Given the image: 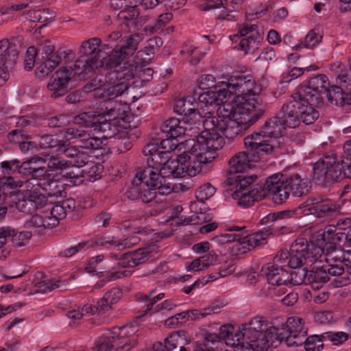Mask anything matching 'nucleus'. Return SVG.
<instances>
[{"instance_id":"f257e3e1","label":"nucleus","mask_w":351,"mask_h":351,"mask_svg":"<svg viewBox=\"0 0 351 351\" xmlns=\"http://www.w3.org/2000/svg\"><path fill=\"white\" fill-rule=\"evenodd\" d=\"M141 41L136 34L121 41L108 55L106 69V82L108 101L122 95L130 87V81L135 77L137 66L128 59L134 54Z\"/></svg>"},{"instance_id":"f03ea898","label":"nucleus","mask_w":351,"mask_h":351,"mask_svg":"<svg viewBox=\"0 0 351 351\" xmlns=\"http://www.w3.org/2000/svg\"><path fill=\"white\" fill-rule=\"evenodd\" d=\"M230 99L228 97L223 103L218 105L217 116H214L212 112L205 114L202 121L204 130L197 136L200 142L206 143L210 148L216 151L223 147V136L233 140L241 136L243 132L252 125L249 119L244 122L238 121L237 108H235L237 105L227 102Z\"/></svg>"},{"instance_id":"7ed1b4c3","label":"nucleus","mask_w":351,"mask_h":351,"mask_svg":"<svg viewBox=\"0 0 351 351\" xmlns=\"http://www.w3.org/2000/svg\"><path fill=\"white\" fill-rule=\"evenodd\" d=\"M228 97L234 96L233 101L238 107L239 112L245 111L250 115L249 121L254 124L265 112L266 105L259 97L262 90L260 84L250 76L231 77L226 83Z\"/></svg>"},{"instance_id":"20e7f679","label":"nucleus","mask_w":351,"mask_h":351,"mask_svg":"<svg viewBox=\"0 0 351 351\" xmlns=\"http://www.w3.org/2000/svg\"><path fill=\"white\" fill-rule=\"evenodd\" d=\"M191 146L188 152L189 155H179L176 159L171 160L167 164L164 175L173 176L174 178H183L186 176H195L202 171L203 165H207L216 158V150L208 147L206 143L190 139L186 141Z\"/></svg>"},{"instance_id":"39448f33","label":"nucleus","mask_w":351,"mask_h":351,"mask_svg":"<svg viewBox=\"0 0 351 351\" xmlns=\"http://www.w3.org/2000/svg\"><path fill=\"white\" fill-rule=\"evenodd\" d=\"M66 134L69 137V140L75 139L81 144L80 146H70L69 143L65 141L64 147L60 152L70 158L68 161L72 167L80 168L86 165L90 156L86 150L99 149L102 144L101 138L92 136L83 126L69 128Z\"/></svg>"},{"instance_id":"423d86ee","label":"nucleus","mask_w":351,"mask_h":351,"mask_svg":"<svg viewBox=\"0 0 351 351\" xmlns=\"http://www.w3.org/2000/svg\"><path fill=\"white\" fill-rule=\"evenodd\" d=\"M243 332L239 337H246V344L252 351H268L269 348H276L282 341H286L287 335L278 333L274 327H269L264 331L263 324L258 317L249 322L248 328Z\"/></svg>"},{"instance_id":"0eeeda50","label":"nucleus","mask_w":351,"mask_h":351,"mask_svg":"<svg viewBox=\"0 0 351 351\" xmlns=\"http://www.w3.org/2000/svg\"><path fill=\"white\" fill-rule=\"evenodd\" d=\"M247 152H241L233 156L229 161L228 176L224 184L226 186L237 185L240 188L249 186L258 178L255 175L246 176L247 169L254 166L265 154L256 153L255 150L247 149Z\"/></svg>"},{"instance_id":"6e6552de","label":"nucleus","mask_w":351,"mask_h":351,"mask_svg":"<svg viewBox=\"0 0 351 351\" xmlns=\"http://www.w3.org/2000/svg\"><path fill=\"white\" fill-rule=\"evenodd\" d=\"M77 126L87 128H93L94 131L99 133L102 138H114L121 139L124 137L126 132L123 126L117 124V121H110L103 115L96 114L94 112H86L75 117Z\"/></svg>"},{"instance_id":"1a4fd4ad","label":"nucleus","mask_w":351,"mask_h":351,"mask_svg":"<svg viewBox=\"0 0 351 351\" xmlns=\"http://www.w3.org/2000/svg\"><path fill=\"white\" fill-rule=\"evenodd\" d=\"M282 130H285L284 127L274 116L265 121L259 132L246 136L244 145L247 149L255 150L256 153L270 154L274 150V146L269 143L267 138L280 136Z\"/></svg>"},{"instance_id":"9d476101","label":"nucleus","mask_w":351,"mask_h":351,"mask_svg":"<svg viewBox=\"0 0 351 351\" xmlns=\"http://www.w3.org/2000/svg\"><path fill=\"white\" fill-rule=\"evenodd\" d=\"M313 181L317 185L328 187L340 180V171L336 155L325 154L313 166Z\"/></svg>"},{"instance_id":"9b49d317","label":"nucleus","mask_w":351,"mask_h":351,"mask_svg":"<svg viewBox=\"0 0 351 351\" xmlns=\"http://www.w3.org/2000/svg\"><path fill=\"white\" fill-rule=\"evenodd\" d=\"M317 97V95H315ZM295 98L298 103V117L299 125L301 122L306 125L313 124L319 116L318 111L315 108L323 106L324 103L320 102V98L318 97L315 99L311 97L308 94L304 93V95L295 93Z\"/></svg>"},{"instance_id":"f8f14e48","label":"nucleus","mask_w":351,"mask_h":351,"mask_svg":"<svg viewBox=\"0 0 351 351\" xmlns=\"http://www.w3.org/2000/svg\"><path fill=\"white\" fill-rule=\"evenodd\" d=\"M300 208L304 215H312L317 218L332 217L339 212V206L331 199L322 197H313L302 204Z\"/></svg>"},{"instance_id":"ddd939ff","label":"nucleus","mask_w":351,"mask_h":351,"mask_svg":"<svg viewBox=\"0 0 351 351\" xmlns=\"http://www.w3.org/2000/svg\"><path fill=\"white\" fill-rule=\"evenodd\" d=\"M271 233L270 230H268L266 232H256L245 236L243 233H227L225 234L228 243H235L233 247L237 248L241 254H243L247 251H250L251 249L266 243L267 237Z\"/></svg>"},{"instance_id":"4468645a","label":"nucleus","mask_w":351,"mask_h":351,"mask_svg":"<svg viewBox=\"0 0 351 351\" xmlns=\"http://www.w3.org/2000/svg\"><path fill=\"white\" fill-rule=\"evenodd\" d=\"M199 129L194 122H185L184 119L180 121L176 118H169L165 121L160 128L161 134L165 137H173L178 138L183 135L195 136L199 135Z\"/></svg>"},{"instance_id":"2eb2a0df","label":"nucleus","mask_w":351,"mask_h":351,"mask_svg":"<svg viewBox=\"0 0 351 351\" xmlns=\"http://www.w3.org/2000/svg\"><path fill=\"white\" fill-rule=\"evenodd\" d=\"M100 45L101 40L95 37L84 41L79 49L80 56L86 58L88 62H90V67L106 69L108 58L103 56L104 53L99 49Z\"/></svg>"},{"instance_id":"dca6fc26","label":"nucleus","mask_w":351,"mask_h":351,"mask_svg":"<svg viewBox=\"0 0 351 351\" xmlns=\"http://www.w3.org/2000/svg\"><path fill=\"white\" fill-rule=\"evenodd\" d=\"M138 176L141 180L144 186L152 190H158L162 195L169 194L171 192V188L167 183L166 176L160 170L153 169L150 167H141L138 170Z\"/></svg>"},{"instance_id":"f3484780","label":"nucleus","mask_w":351,"mask_h":351,"mask_svg":"<svg viewBox=\"0 0 351 351\" xmlns=\"http://www.w3.org/2000/svg\"><path fill=\"white\" fill-rule=\"evenodd\" d=\"M308 191V184L304 182L298 173L284 178L282 191L274 197V202L281 204L289 197L290 193L294 197H301Z\"/></svg>"},{"instance_id":"a211bd4d","label":"nucleus","mask_w":351,"mask_h":351,"mask_svg":"<svg viewBox=\"0 0 351 351\" xmlns=\"http://www.w3.org/2000/svg\"><path fill=\"white\" fill-rule=\"evenodd\" d=\"M72 74L73 71H68L67 67L64 66L52 75L47 86L51 99H56L68 93L69 82L72 79Z\"/></svg>"},{"instance_id":"6ab92c4d","label":"nucleus","mask_w":351,"mask_h":351,"mask_svg":"<svg viewBox=\"0 0 351 351\" xmlns=\"http://www.w3.org/2000/svg\"><path fill=\"white\" fill-rule=\"evenodd\" d=\"M168 152L160 149L158 142L147 144L143 149V154L148 156L147 167L160 170L163 173L167 170V164L171 160L172 156H169Z\"/></svg>"},{"instance_id":"aec40b11","label":"nucleus","mask_w":351,"mask_h":351,"mask_svg":"<svg viewBox=\"0 0 351 351\" xmlns=\"http://www.w3.org/2000/svg\"><path fill=\"white\" fill-rule=\"evenodd\" d=\"M18 55L19 51L14 44L8 39L0 40V56L4 60V66H0V87L8 80L9 70L15 64Z\"/></svg>"},{"instance_id":"412c9836","label":"nucleus","mask_w":351,"mask_h":351,"mask_svg":"<svg viewBox=\"0 0 351 351\" xmlns=\"http://www.w3.org/2000/svg\"><path fill=\"white\" fill-rule=\"evenodd\" d=\"M231 191L232 197L238 200V204L243 207H250L255 202L265 198V193L263 191H258L254 182L245 186L243 188L237 186V185L229 186Z\"/></svg>"},{"instance_id":"4be33fe9","label":"nucleus","mask_w":351,"mask_h":351,"mask_svg":"<svg viewBox=\"0 0 351 351\" xmlns=\"http://www.w3.org/2000/svg\"><path fill=\"white\" fill-rule=\"evenodd\" d=\"M308 241L305 238H298L290 247L289 267L290 268H301L304 265L313 264L317 261L307 258L308 253Z\"/></svg>"},{"instance_id":"5701e85b","label":"nucleus","mask_w":351,"mask_h":351,"mask_svg":"<svg viewBox=\"0 0 351 351\" xmlns=\"http://www.w3.org/2000/svg\"><path fill=\"white\" fill-rule=\"evenodd\" d=\"M286 343L288 346L303 345L307 335V328L304 320L299 317H289L286 322Z\"/></svg>"},{"instance_id":"b1692460","label":"nucleus","mask_w":351,"mask_h":351,"mask_svg":"<svg viewBox=\"0 0 351 351\" xmlns=\"http://www.w3.org/2000/svg\"><path fill=\"white\" fill-rule=\"evenodd\" d=\"M298 105L294 93L291 96L290 99L284 104L277 112L276 117L285 129L287 127L295 128L299 126Z\"/></svg>"},{"instance_id":"393cba45","label":"nucleus","mask_w":351,"mask_h":351,"mask_svg":"<svg viewBox=\"0 0 351 351\" xmlns=\"http://www.w3.org/2000/svg\"><path fill=\"white\" fill-rule=\"evenodd\" d=\"M136 339L119 341L114 335L108 332L97 339L95 343L97 351H108L115 348L117 351H129L134 346Z\"/></svg>"},{"instance_id":"a878e982","label":"nucleus","mask_w":351,"mask_h":351,"mask_svg":"<svg viewBox=\"0 0 351 351\" xmlns=\"http://www.w3.org/2000/svg\"><path fill=\"white\" fill-rule=\"evenodd\" d=\"M71 56H73V52L71 50L58 51L47 56V58H41V62L36 69V76L40 78L47 76L60 64L62 57L69 58Z\"/></svg>"},{"instance_id":"bb28decb","label":"nucleus","mask_w":351,"mask_h":351,"mask_svg":"<svg viewBox=\"0 0 351 351\" xmlns=\"http://www.w3.org/2000/svg\"><path fill=\"white\" fill-rule=\"evenodd\" d=\"M329 82H328L327 77L324 74H319L314 77L310 79L308 85L301 88L296 93L304 95V93L308 94V96L313 99L317 98V95L320 98V102H324V93L328 88Z\"/></svg>"},{"instance_id":"cd10ccee","label":"nucleus","mask_w":351,"mask_h":351,"mask_svg":"<svg viewBox=\"0 0 351 351\" xmlns=\"http://www.w3.org/2000/svg\"><path fill=\"white\" fill-rule=\"evenodd\" d=\"M196 106L195 99L193 97L188 96L176 100L173 109L176 113L184 115L183 119L185 122L196 123V119L199 117Z\"/></svg>"},{"instance_id":"c85d7f7f","label":"nucleus","mask_w":351,"mask_h":351,"mask_svg":"<svg viewBox=\"0 0 351 351\" xmlns=\"http://www.w3.org/2000/svg\"><path fill=\"white\" fill-rule=\"evenodd\" d=\"M226 89V82H221V84L199 93L198 100L206 106L219 105L228 97L230 91Z\"/></svg>"},{"instance_id":"c756f323","label":"nucleus","mask_w":351,"mask_h":351,"mask_svg":"<svg viewBox=\"0 0 351 351\" xmlns=\"http://www.w3.org/2000/svg\"><path fill=\"white\" fill-rule=\"evenodd\" d=\"M261 272L263 276H265L268 282L272 285L279 287L288 284L290 275L285 268L277 267L269 263L263 267Z\"/></svg>"},{"instance_id":"7c9ffc66","label":"nucleus","mask_w":351,"mask_h":351,"mask_svg":"<svg viewBox=\"0 0 351 351\" xmlns=\"http://www.w3.org/2000/svg\"><path fill=\"white\" fill-rule=\"evenodd\" d=\"M239 36H246L241 40L239 43L240 49L247 53L248 51L258 49L260 42V36L257 31V25H245L239 32Z\"/></svg>"},{"instance_id":"2f4dec72","label":"nucleus","mask_w":351,"mask_h":351,"mask_svg":"<svg viewBox=\"0 0 351 351\" xmlns=\"http://www.w3.org/2000/svg\"><path fill=\"white\" fill-rule=\"evenodd\" d=\"M324 234L325 232L320 230L311 234L308 242L307 258L317 261L322 256L326 247L328 246V241Z\"/></svg>"},{"instance_id":"473e14b6","label":"nucleus","mask_w":351,"mask_h":351,"mask_svg":"<svg viewBox=\"0 0 351 351\" xmlns=\"http://www.w3.org/2000/svg\"><path fill=\"white\" fill-rule=\"evenodd\" d=\"M284 178L282 174L275 173L269 176L263 184H255L258 191H263L265 193V197L271 195L274 201V197L282 191L284 186Z\"/></svg>"},{"instance_id":"72a5a7b5","label":"nucleus","mask_w":351,"mask_h":351,"mask_svg":"<svg viewBox=\"0 0 351 351\" xmlns=\"http://www.w3.org/2000/svg\"><path fill=\"white\" fill-rule=\"evenodd\" d=\"M126 106L117 101H108L106 106V110L103 116L106 117L110 121H117V124L123 126L126 129L128 123V117L126 114Z\"/></svg>"},{"instance_id":"f704fd0d","label":"nucleus","mask_w":351,"mask_h":351,"mask_svg":"<svg viewBox=\"0 0 351 351\" xmlns=\"http://www.w3.org/2000/svg\"><path fill=\"white\" fill-rule=\"evenodd\" d=\"M155 290H152L149 293L148 295H145L142 297V300L143 301L148 302V303L147 304V308L145 310V314H147L149 311H150L152 309H154V312L169 311L176 306V304H174L171 300H165L163 302L156 305L154 307V305L158 300H162L165 297V293H161L158 294L155 297L151 298Z\"/></svg>"},{"instance_id":"c9c22d12","label":"nucleus","mask_w":351,"mask_h":351,"mask_svg":"<svg viewBox=\"0 0 351 351\" xmlns=\"http://www.w3.org/2000/svg\"><path fill=\"white\" fill-rule=\"evenodd\" d=\"M248 326L249 323L242 324L239 330L233 335L232 332L229 330L228 327L224 325L220 327L218 335L220 340H224L227 345L238 346V345H241V343H246V337H239V335L244 334L243 332L248 328Z\"/></svg>"},{"instance_id":"e433bc0d","label":"nucleus","mask_w":351,"mask_h":351,"mask_svg":"<svg viewBox=\"0 0 351 351\" xmlns=\"http://www.w3.org/2000/svg\"><path fill=\"white\" fill-rule=\"evenodd\" d=\"M187 341L184 331L175 332L166 338L164 344L161 342L155 343L153 345V350L154 351H172Z\"/></svg>"},{"instance_id":"4c0bfd02","label":"nucleus","mask_w":351,"mask_h":351,"mask_svg":"<svg viewBox=\"0 0 351 351\" xmlns=\"http://www.w3.org/2000/svg\"><path fill=\"white\" fill-rule=\"evenodd\" d=\"M234 9L232 2L228 0H207L201 5V10L206 12L214 10H219L220 12L217 19L223 20L229 15V13Z\"/></svg>"},{"instance_id":"58836bf2","label":"nucleus","mask_w":351,"mask_h":351,"mask_svg":"<svg viewBox=\"0 0 351 351\" xmlns=\"http://www.w3.org/2000/svg\"><path fill=\"white\" fill-rule=\"evenodd\" d=\"M150 252L151 247L139 248L127 252L126 261H123L121 265L123 268H129L143 264L148 261Z\"/></svg>"},{"instance_id":"ea45409f","label":"nucleus","mask_w":351,"mask_h":351,"mask_svg":"<svg viewBox=\"0 0 351 351\" xmlns=\"http://www.w3.org/2000/svg\"><path fill=\"white\" fill-rule=\"evenodd\" d=\"M49 197H63L66 195L64 184L55 179L53 173L47 180H43L40 187Z\"/></svg>"},{"instance_id":"a19ab883","label":"nucleus","mask_w":351,"mask_h":351,"mask_svg":"<svg viewBox=\"0 0 351 351\" xmlns=\"http://www.w3.org/2000/svg\"><path fill=\"white\" fill-rule=\"evenodd\" d=\"M324 265L313 266L307 273V282L311 284L313 289H319L322 285L329 280Z\"/></svg>"},{"instance_id":"79ce46f5","label":"nucleus","mask_w":351,"mask_h":351,"mask_svg":"<svg viewBox=\"0 0 351 351\" xmlns=\"http://www.w3.org/2000/svg\"><path fill=\"white\" fill-rule=\"evenodd\" d=\"M48 219H49V216L44 210L41 214L34 215L25 222V226L27 228L34 229V231L38 234H42L45 229L53 228Z\"/></svg>"},{"instance_id":"37998d69","label":"nucleus","mask_w":351,"mask_h":351,"mask_svg":"<svg viewBox=\"0 0 351 351\" xmlns=\"http://www.w3.org/2000/svg\"><path fill=\"white\" fill-rule=\"evenodd\" d=\"M137 332L138 326L132 324L122 327H114L111 330V334L114 335L119 341L136 339L134 346L137 343V335H136Z\"/></svg>"},{"instance_id":"c03bdc74","label":"nucleus","mask_w":351,"mask_h":351,"mask_svg":"<svg viewBox=\"0 0 351 351\" xmlns=\"http://www.w3.org/2000/svg\"><path fill=\"white\" fill-rule=\"evenodd\" d=\"M11 196H14L13 202L15 207L22 213L32 214L34 212V204L27 195H24L20 191H13Z\"/></svg>"},{"instance_id":"a18cd8bd","label":"nucleus","mask_w":351,"mask_h":351,"mask_svg":"<svg viewBox=\"0 0 351 351\" xmlns=\"http://www.w3.org/2000/svg\"><path fill=\"white\" fill-rule=\"evenodd\" d=\"M23 131L22 130H14L8 134V138L10 141L19 143V147L22 152L27 154L33 152L37 149L36 143L32 141H19V136L22 137Z\"/></svg>"},{"instance_id":"49530a36","label":"nucleus","mask_w":351,"mask_h":351,"mask_svg":"<svg viewBox=\"0 0 351 351\" xmlns=\"http://www.w3.org/2000/svg\"><path fill=\"white\" fill-rule=\"evenodd\" d=\"M65 141L58 139L51 134H45L40 136L39 145L42 149H50L60 153L64 147Z\"/></svg>"},{"instance_id":"de8ad7c7","label":"nucleus","mask_w":351,"mask_h":351,"mask_svg":"<svg viewBox=\"0 0 351 351\" xmlns=\"http://www.w3.org/2000/svg\"><path fill=\"white\" fill-rule=\"evenodd\" d=\"M52 173L51 171L47 170L45 167H39L37 165L31 174L32 178L25 182L26 187L29 188L30 185H32L33 186H37L40 188L43 180H47Z\"/></svg>"},{"instance_id":"09e8293b","label":"nucleus","mask_w":351,"mask_h":351,"mask_svg":"<svg viewBox=\"0 0 351 351\" xmlns=\"http://www.w3.org/2000/svg\"><path fill=\"white\" fill-rule=\"evenodd\" d=\"M47 216H49V221L51 223L53 227L57 226L60 219H64L66 214L61 204L52 205L47 204L45 210Z\"/></svg>"},{"instance_id":"8fccbe9b","label":"nucleus","mask_w":351,"mask_h":351,"mask_svg":"<svg viewBox=\"0 0 351 351\" xmlns=\"http://www.w3.org/2000/svg\"><path fill=\"white\" fill-rule=\"evenodd\" d=\"M130 5L128 6V8H124L123 10H121L118 14V18L119 19H123L125 21V25L128 27L131 26L132 24H134V21L135 18L139 15V10L138 9V5L136 3L134 2H130Z\"/></svg>"},{"instance_id":"3c124183","label":"nucleus","mask_w":351,"mask_h":351,"mask_svg":"<svg viewBox=\"0 0 351 351\" xmlns=\"http://www.w3.org/2000/svg\"><path fill=\"white\" fill-rule=\"evenodd\" d=\"M23 185V182L21 180H15L13 177H4L0 180V189L4 193H8L10 197L13 191H19L18 189Z\"/></svg>"},{"instance_id":"603ef678","label":"nucleus","mask_w":351,"mask_h":351,"mask_svg":"<svg viewBox=\"0 0 351 351\" xmlns=\"http://www.w3.org/2000/svg\"><path fill=\"white\" fill-rule=\"evenodd\" d=\"M141 180L138 176V172L136 174L135 178L133 179L131 186L128 188L125 193V195L127 198L132 200L139 199L141 193H143V189L144 187Z\"/></svg>"},{"instance_id":"864d4df0","label":"nucleus","mask_w":351,"mask_h":351,"mask_svg":"<svg viewBox=\"0 0 351 351\" xmlns=\"http://www.w3.org/2000/svg\"><path fill=\"white\" fill-rule=\"evenodd\" d=\"M344 92L339 86H332L328 88L324 96L326 97L330 104L339 106L342 107V100L343 99Z\"/></svg>"},{"instance_id":"5fc2aeb1","label":"nucleus","mask_w":351,"mask_h":351,"mask_svg":"<svg viewBox=\"0 0 351 351\" xmlns=\"http://www.w3.org/2000/svg\"><path fill=\"white\" fill-rule=\"evenodd\" d=\"M89 65H90V62H88V60L86 58H84L79 56V58L77 59L74 64L73 68L67 67V70L73 71V77L75 75H81L82 73H88L90 72H93L95 69H98L97 68L90 67Z\"/></svg>"},{"instance_id":"6e6d98bb","label":"nucleus","mask_w":351,"mask_h":351,"mask_svg":"<svg viewBox=\"0 0 351 351\" xmlns=\"http://www.w3.org/2000/svg\"><path fill=\"white\" fill-rule=\"evenodd\" d=\"M323 339L322 335L320 336L317 335H311L308 337H304L303 344L306 351H321L324 348Z\"/></svg>"},{"instance_id":"4d7b16f0","label":"nucleus","mask_w":351,"mask_h":351,"mask_svg":"<svg viewBox=\"0 0 351 351\" xmlns=\"http://www.w3.org/2000/svg\"><path fill=\"white\" fill-rule=\"evenodd\" d=\"M136 34H132L130 36H124V37H122V34L119 32V31H114V32H112V33L109 34L107 37H106V43H104L103 45H102V49H105V48H110V49H112V50L111 51V52L114 50V47L119 45V43L122 41V40H124L125 39H128V38L134 36V35H136ZM138 35L141 36V40H143V36L141 34H137Z\"/></svg>"},{"instance_id":"13d9d810","label":"nucleus","mask_w":351,"mask_h":351,"mask_svg":"<svg viewBox=\"0 0 351 351\" xmlns=\"http://www.w3.org/2000/svg\"><path fill=\"white\" fill-rule=\"evenodd\" d=\"M12 231L13 232H12L8 239H10L13 245L16 247H22L25 245L32 235V232L29 231L16 232L14 228H12Z\"/></svg>"},{"instance_id":"bf43d9fd","label":"nucleus","mask_w":351,"mask_h":351,"mask_svg":"<svg viewBox=\"0 0 351 351\" xmlns=\"http://www.w3.org/2000/svg\"><path fill=\"white\" fill-rule=\"evenodd\" d=\"M261 223L263 225H267L269 228L268 229H265V230H262L261 232H266L267 230H270L271 232V234H273V231L282 230L283 229L288 230V228L286 226H281V224L278 223L275 213H269L267 216L264 217L261 220ZM269 235H270V234Z\"/></svg>"},{"instance_id":"052dcab7","label":"nucleus","mask_w":351,"mask_h":351,"mask_svg":"<svg viewBox=\"0 0 351 351\" xmlns=\"http://www.w3.org/2000/svg\"><path fill=\"white\" fill-rule=\"evenodd\" d=\"M307 273L308 270L305 268L296 269V270L289 273L290 276L288 283L293 285H300L303 283L308 284Z\"/></svg>"},{"instance_id":"680f3d73","label":"nucleus","mask_w":351,"mask_h":351,"mask_svg":"<svg viewBox=\"0 0 351 351\" xmlns=\"http://www.w3.org/2000/svg\"><path fill=\"white\" fill-rule=\"evenodd\" d=\"M29 200L34 204V212L38 209L45 208L46 209L47 206V199L45 195L37 191L36 189L30 191L28 194Z\"/></svg>"},{"instance_id":"e2e57ef3","label":"nucleus","mask_w":351,"mask_h":351,"mask_svg":"<svg viewBox=\"0 0 351 351\" xmlns=\"http://www.w3.org/2000/svg\"><path fill=\"white\" fill-rule=\"evenodd\" d=\"M44 163V160L40 157H32L29 160L21 163L19 173L25 176H31L38 163Z\"/></svg>"},{"instance_id":"0e129e2a","label":"nucleus","mask_w":351,"mask_h":351,"mask_svg":"<svg viewBox=\"0 0 351 351\" xmlns=\"http://www.w3.org/2000/svg\"><path fill=\"white\" fill-rule=\"evenodd\" d=\"M325 251H326L325 258L326 262L333 261L335 263L339 262V263H342L341 256L343 252L335 245L334 243H330L328 246H326Z\"/></svg>"},{"instance_id":"69168bd1","label":"nucleus","mask_w":351,"mask_h":351,"mask_svg":"<svg viewBox=\"0 0 351 351\" xmlns=\"http://www.w3.org/2000/svg\"><path fill=\"white\" fill-rule=\"evenodd\" d=\"M104 255H98L89 259L85 266V270L89 274L97 275L99 277L104 276V271H98L97 270L98 265L104 261Z\"/></svg>"},{"instance_id":"338daca9","label":"nucleus","mask_w":351,"mask_h":351,"mask_svg":"<svg viewBox=\"0 0 351 351\" xmlns=\"http://www.w3.org/2000/svg\"><path fill=\"white\" fill-rule=\"evenodd\" d=\"M322 337L325 341L329 340L335 346L341 344L348 339V334L344 332H326L322 333Z\"/></svg>"},{"instance_id":"774afa93","label":"nucleus","mask_w":351,"mask_h":351,"mask_svg":"<svg viewBox=\"0 0 351 351\" xmlns=\"http://www.w3.org/2000/svg\"><path fill=\"white\" fill-rule=\"evenodd\" d=\"M38 56L37 48L34 46L29 47L25 57V69L27 71H30L34 66L36 62V57Z\"/></svg>"}]
</instances>
